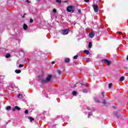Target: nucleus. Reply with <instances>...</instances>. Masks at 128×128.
Instances as JSON below:
<instances>
[{
  "label": "nucleus",
  "mask_w": 128,
  "mask_h": 128,
  "mask_svg": "<svg viewBox=\"0 0 128 128\" xmlns=\"http://www.w3.org/2000/svg\"><path fill=\"white\" fill-rule=\"evenodd\" d=\"M52 75H48L46 79L42 78V76H38V79L40 80V82L42 84H48L52 78Z\"/></svg>",
  "instance_id": "nucleus-1"
},
{
  "label": "nucleus",
  "mask_w": 128,
  "mask_h": 128,
  "mask_svg": "<svg viewBox=\"0 0 128 128\" xmlns=\"http://www.w3.org/2000/svg\"><path fill=\"white\" fill-rule=\"evenodd\" d=\"M80 84H81L80 88H84V89H83V92L84 94H86L88 92V86L82 82L80 83Z\"/></svg>",
  "instance_id": "nucleus-2"
},
{
  "label": "nucleus",
  "mask_w": 128,
  "mask_h": 128,
  "mask_svg": "<svg viewBox=\"0 0 128 128\" xmlns=\"http://www.w3.org/2000/svg\"><path fill=\"white\" fill-rule=\"evenodd\" d=\"M74 10H75L74 6H70L67 8V11H68V12H74Z\"/></svg>",
  "instance_id": "nucleus-3"
},
{
  "label": "nucleus",
  "mask_w": 128,
  "mask_h": 128,
  "mask_svg": "<svg viewBox=\"0 0 128 128\" xmlns=\"http://www.w3.org/2000/svg\"><path fill=\"white\" fill-rule=\"evenodd\" d=\"M92 6L95 12H98V10H100V7H98V5L92 4Z\"/></svg>",
  "instance_id": "nucleus-4"
},
{
  "label": "nucleus",
  "mask_w": 128,
  "mask_h": 128,
  "mask_svg": "<svg viewBox=\"0 0 128 128\" xmlns=\"http://www.w3.org/2000/svg\"><path fill=\"white\" fill-rule=\"evenodd\" d=\"M69 30H70V28L63 30H61L60 33L62 34H63V35L68 34Z\"/></svg>",
  "instance_id": "nucleus-5"
},
{
  "label": "nucleus",
  "mask_w": 128,
  "mask_h": 128,
  "mask_svg": "<svg viewBox=\"0 0 128 128\" xmlns=\"http://www.w3.org/2000/svg\"><path fill=\"white\" fill-rule=\"evenodd\" d=\"M102 64H104V62H106V64H107V66H110V64H112V62H110V60H108L106 59L105 60H103L102 61Z\"/></svg>",
  "instance_id": "nucleus-6"
},
{
  "label": "nucleus",
  "mask_w": 128,
  "mask_h": 128,
  "mask_svg": "<svg viewBox=\"0 0 128 128\" xmlns=\"http://www.w3.org/2000/svg\"><path fill=\"white\" fill-rule=\"evenodd\" d=\"M16 110H20L21 108H20L18 107V106H16L14 108H13L12 109V110L13 112H16Z\"/></svg>",
  "instance_id": "nucleus-7"
},
{
  "label": "nucleus",
  "mask_w": 128,
  "mask_h": 128,
  "mask_svg": "<svg viewBox=\"0 0 128 128\" xmlns=\"http://www.w3.org/2000/svg\"><path fill=\"white\" fill-rule=\"evenodd\" d=\"M113 114L116 116V118H120V114H118V112H114Z\"/></svg>",
  "instance_id": "nucleus-8"
},
{
  "label": "nucleus",
  "mask_w": 128,
  "mask_h": 128,
  "mask_svg": "<svg viewBox=\"0 0 128 128\" xmlns=\"http://www.w3.org/2000/svg\"><path fill=\"white\" fill-rule=\"evenodd\" d=\"M95 34H96L94 32L92 33H90L89 34V37L90 38H94V36Z\"/></svg>",
  "instance_id": "nucleus-9"
},
{
  "label": "nucleus",
  "mask_w": 128,
  "mask_h": 128,
  "mask_svg": "<svg viewBox=\"0 0 128 128\" xmlns=\"http://www.w3.org/2000/svg\"><path fill=\"white\" fill-rule=\"evenodd\" d=\"M70 60L68 58H66L64 60V61L65 62H66V64H68V62H70Z\"/></svg>",
  "instance_id": "nucleus-10"
},
{
  "label": "nucleus",
  "mask_w": 128,
  "mask_h": 128,
  "mask_svg": "<svg viewBox=\"0 0 128 128\" xmlns=\"http://www.w3.org/2000/svg\"><path fill=\"white\" fill-rule=\"evenodd\" d=\"M23 28H24V30H28V25H26V24H24Z\"/></svg>",
  "instance_id": "nucleus-11"
},
{
  "label": "nucleus",
  "mask_w": 128,
  "mask_h": 128,
  "mask_svg": "<svg viewBox=\"0 0 128 128\" xmlns=\"http://www.w3.org/2000/svg\"><path fill=\"white\" fill-rule=\"evenodd\" d=\"M92 42H89L88 46V48H92Z\"/></svg>",
  "instance_id": "nucleus-12"
},
{
  "label": "nucleus",
  "mask_w": 128,
  "mask_h": 128,
  "mask_svg": "<svg viewBox=\"0 0 128 128\" xmlns=\"http://www.w3.org/2000/svg\"><path fill=\"white\" fill-rule=\"evenodd\" d=\"M15 72L16 74H20V72H22V70H15Z\"/></svg>",
  "instance_id": "nucleus-13"
},
{
  "label": "nucleus",
  "mask_w": 128,
  "mask_h": 128,
  "mask_svg": "<svg viewBox=\"0 0 128 128\" xmlns=\"http://www.w3.org/2000/svg\"><path fill=\"white\" fill-rule=\"evenodd\" d=\"M94 100H95V102H98V103L100 102V100H98V98H94Z\"/></svg>",
  "instance_id": "nucleus-14"
},
{
  "label": "nucleus",
  "mask_w": 128,
  "mask_h": 128,
  "mask_svg": "<svg viewBox=\"0 0 128 128\" xmlns=\"http://www.w3.org/2000/svg\"><path fill=\"white\" fill-rule=\"evenodd\" d=\"M84 54H90V51L88 50H84Z\"/></svg>",
  "instance_id": "nucleus-15"
},
{
  "label": "nucleus",
  "mask_w": 128,
  "mask_h": 128,
  "mask_svg": "<svg viewBox=\"0 0 128 128\" xmlns=\"http://www.w3.org/2000/svg\"><path fill=\"white\" fill-rule=\"evenodd\" d=\"M28 120H30V122H32L34 120V119L32 117H28Z\"/></svg>",
  "instance_id": "nucleus-16"
},
{
  "label": "nucleus",
  "mask_w": 128,
  "mask_h": 128,
  "mask_svg": "<svg viewBox=\"0 0 128 128\" xmlns=\"http://www.w3.org/2000/svg\"><path fill=\"white\" fill-rule=\"evenodd\" d=\"M12 108V106H8L6 107V110H10Z\"/></svg>",
  "instance_id": "nucleus-17"
},
{
  "label": "nucleus",
  "mask_w": 128,
  "mask_h": 128,
  "mask_svg": "<svg viewBox=\"0 0 128 128\" xmlns=\"http://www.w3.org/2000/svg\"><path fill=\"white\" fill-rule=\"evenodd\" d=\"M6 58H10V54H8L6 55Z\"/></svg>",
  "instance_id": "nucleus-18"
},
{
  "label": "nucleus",
  "mask_w": 128,
  "mask_h": 128,
  "mask_svg": "<svg viewBox=\"0 0 128 128\" xmlns=\"http://www.w3.org/2000/svg\"><path fill=\"white\" fill-rule=\"evenodd\" d=\"M124 80V77L122 76L121 78H120V82H122Z\"/></svg>",
  "instance_id": "nucleus-19"
},
{
  "label": "nucleus",
  "mask_w": 128,
  "mask_h": 128,
  "mask_svg": "<svg viewBox=\"0 0 128 128\" xmlns=\"http://www.w3.org/2000/svg\"><path fill=\"white\" fill-rule=\"evenodd\" d=\"M76 94H78V92L76 91H73L72 94V96H76Z\"/></svg>",
  "instance_id": "nucleus-20"
},
{
  "label": "nucleus",
  "mask_w": 128,
  "mask_h": 128,
  "mask_svg": "<svg viewBox=\"0 0 128 128\" xmlns=\"http://www.w3.org/2000/svg\"><path fill=\"white\" fill-rule=\"evenodd\" d=\"M18 98H22V94H19L18 96Z\"/></svg>",
  "instance_id": "nucleus-21"
},
{
  "label": "nucleus",
  "mask_w": 128,
  "mask_h": 128,
  "mask_svg": "<svg viewBox=\"0 0 128 128\" xmlns=\"http://www.w3.org/2000/svg\"><path fill=\"white\" fill-rule=\"evenodd\" d=\"M56 2H58V4H62V0H56Z\"/></svg>",
  "instance_id": "nucleus-22"
},
{
  "label": "nucleus",
  "mask_w": 128,
  "mask_h": 128,
  "mask_svg": "<svg viewBox=\"0 0 128 128\" xmlns=\"http://www.w3.org/2000/svg\"><path fill=\"white\" fill-rule=\"evenodd\" d=\"M112 84L110 83L108 84V88H112Z\"/></svg>",
  "instance_id": "nucleus-23"
},
{
  "label": "nucleus",
  "mask_w": 128,
  "mask_h": 128,
  "mask_svg": "<svg viewBox=\"0 0 128 128\" xmlns=\"http://www.w3.org/2000/svg\"><path fill=\"white\" fill-rule=\"evenodd\" d=\"M52 12L54 14H56V9L54 8Z\"/></svg>",
  "instance_id": "nucleus-24"
},
{
  "label": "nucleus",
  "mask_w": 128,
  "mask_h": 128,
  "mask_svg": "<svg viewBox=\"0 0 128 128\" xmlns=\"http://www.w3.org/2000/svg\"><path fill=\"white\" fill-rule=\"evenodd\" d=\"M102 104H106V100H104V101L102 102Z\"/></svg>",
  "instance_id": "nucleus-25"
},
{
  "label": "nucleus",
  "mask_w": 128,
  "mask_h": 128,
  "mask_svg": "<svg viewBox=\"0 0 128 128\" xmlns=\"http://www.w3.org/2000/svg\"><path fill=\"white\" fill-rule=\"evenodd\" d=\"M78 55H76L75 56H74V60H76V58H78Z\"/></svg>",
  "instance_id": "nucleus-26"
},
{
  "label": "nucleus",
  "mask_w": 128,
  "mask_h": 128,
  "mask_svg": "<svg viewBox=\"0 0 128 128\" xmlns=\"http://www.w3.org/2000/svg\"><path fill=\"white\" fill-rule=\"evenodd\" d=\"M57 72L58 74H60L62 73V72L60 71V70H58Z\"/></svg>",
  "instance_id": "nucleus-27"
},
{
  "label": "nucleus",
  "mask_w": 128,
  "mask_h": 128,
  "mask_svg": "<svg viewBox=\"0 0 128 128\" xmlns=\"http://www.w3.org/2000/svg\"><path fill=\"white\" fill-rule=\"evenodd\" d=\"M24 114H28V110H26L24 112Z\"/></svg>",
  "instance_id": "nucleus-28"
},
{
  "label": "nucleus",
  "mask_w": 128,
  "mask_h": 128,
  "mask_svg": "<svg viewBox=\"0 0 128 128\" xmlns=\"http://www.w3.org/2000/svg\"><path fill=\"white\" fill-rule=\"evenodd\" d=\"M30 24H32V22H34V20H33L32 18L30 19Z\"/></svg>",
  "instance_id": "nucleus-29"
},
{
  "label": "nucleus",
  "mask_w": 128,
  "mask_h": 128,
  "mask_svg": "<svg viewBox=\"0 0 128 128\" xmlns=\"http://www.w3.org/2000/svg\"><path fill=\"white\" fill-rule=\"evenodd\" d=\"M19 68H24V64H20L19 65Z\"/></svg>",
  "instance_id": "nucleus-30"
},
{
  "label": "nucleus",
  "mask_w": 128,
  "mask_h": 128,
  "mask_svg": "<svg viewBox=\"0 0 128 128\" xmlns=\"http://www.w3.org/2000/svg\"><path fill=\"white\" fill-rule=\"evenodd\" d=\"M102 98L104 96V92H102Z\"/></svg>",
  "instance_id": "nucleus-31"
},
{
  "label": "nucleus",
  "mask_w": 128,
  "mask_h": 128,
  "mask_svg": "<svg viewBox=\"0 0 128 128\" xmlns=\"http://www.w3.org/2000/svg\"><path fill=\"white\" fill-rule=\"evenodd\" d=\"M0 80H4V76L0 75Z\"/></svg>",
  "instance_id": "nucleus-32"
},
{
  "label": "nucleus",
  "mask_w": 128,
  "mask_h": 128,
  "mask_svg": "<svg viewBox=\"0 0 128 128\" xmlns=\"http://www.w3.org/2000/svg\"><path fill=\"white\" fill-rule=\"evenodd\" d=\"M86 110H90V108L86 107Z\"/></svg>",
  "instance_id": "nucleus-33"
},
{
  "label": "nucleus",
  "mask_w": 128,
  "mask_h": 128,
  "mask_svg": "<svg viewBox=\"0 0 128 128\" xmlns=\"http://www.w3.org/2000/svg\"><path fill=\"white\" fill-rule=\"evenodd\" d=\"M26 2L28 3V4H30V2L28 0H26Z\"/></svg>",
  "instance_id": "nucleus-34"
},
{
  "label": "nucleus",
  "mask_w": 128,
  "mask_h": 128,
  "mask_svg": "<svg viewBox=\"0 0 128 128\" xmlns=\"http://www.w3.org/2000/svg\"><path fill=\"white\" fill-rule=\"evenodd\" d=\"M84 2H90L89 0H84Z\"/></svg>",
  "instance_id": "nucleus-35"
},
{
  "label": "nucleus",
  "mask_w": 128,
  "mask_h": 128,
  "mask_svg": "<svg viewBox=\"0 0 128 128\" xmlns=\"http://www.w3.org/2000/svg\"><path fill=\"white\" fill-rule=\"evenodd\" d=\"M52 64H56V62L54 61H52Z\"/></svg>",
  "instance_id": "nucleus-36"
},
{
  "label": "nucleus",
  "mask_w": 128,
  "mask_h": 128,
  "mask_svg": "<svg viewBox=\"0 0 128 128\" xmlns=\"http://www.w3.org/2000/svg\"><path fill=\"white\" fill-rule=\"evenodd\" d=\"M86 62H90V58H87V59L86 60Z\"/></svg>",
  "instance_id": "nucleus-37"
},
{
  "label": "nucleus",
  "mask_w": 128,
  "mask_h": 128,
  "mask_svg": "<svg viewBox=\"0 0 128 128\" xmlns=\"http://www.w3.org/2000/svg\"><path fill=\"white\" fill-rule=\"evenodd\" d=\"M78 12L79 14H80V13H81L80 10H78Z\"/></svg>",
  "instance_id": "nucleus-38"
},
{
  "label": "nucleus",
  "mask_w": 128,
  "mask_h": 128,
  "mask_svg": "<svg viewBox=\"0 0 128 128\" xmlns=\"http://www.w3.org/2000/svg\"><path fill=\"white\" fill-rule=\"evenodd\" d=\"M91 114H88V118H90V116Z\"/></svg>",
  "instance_id": "nucleus-39"
},
{
  "label": "nucleus",
  "mask_w": 128,
  "mask_h": 128,
  "mask_svg": "<svg viewBox=\"0 0 128 128\" xmlns=\"http://www.w3.org/2000/svg\"><path fill=\"white\" fill-rule=\"evenodd\" d=\"M26 14H24V16H22V18H24V16H26Z\"/></svg>",
  "instance_id": "nucleus-40"
},
{
  "label": "nucleus",
  "mask_w": 128,
  "mask_h": 128,
  "mask_svg": "<svg viewBox=\"0 0 128 128\" xmlns=\"http://www.w3.org/2000/svg\"><path fill=\"white\" fill-rule=\"evenodd\" d=\"M118 34H122V32H118Z\"/></svg>",
  "instance_id": "nucleus-41"
},
{
  "label": "nucleus",
  "mask_w": 128,
  "mask_h": 128,
  "mask_svg": "<svg viewBox=\"0 0 128 128\" xmlns=\"http://www.w3.org/2000/svg\"><path fill=\"white\" fill-rule=\"evenodd\" d=\"M126 60H128V56H127V57L126 58Z\"/></svg>",
  "instance_id": "nucleus-42"
},
{
  "label": "nucleus",
  "mask_w": 128,
  "mask_h": 128,
  "mask_svg": "<svg viewBox=\"0 0 128 128\" xmlns=\"http://www.w3.org/2000/svg\"><path fill=\"white\" fill-rule=\"evenodd\" d=\"M40 0H36V2H40Z\"/></svg>",
  "instance_id": "nucleus-43"
},
{
  "label": "nucleus",
  "mask_w": 128,
  "mask_h": 128,
  "mask_svg": "<svg viewBox=\"0 0 128 128\" xmlns=\"http://www.w3.org/2000/svg\"><path fill=\"white\" fill-rule=\"evenodd\" d=\"M64 2H68V1H65Z\"/></svg>",
  "instance_id": "nucleus-44"
},
{
  "label": "nucleus",
  "mask_w": 128,
  "mask_h": 128,
  "mask_svg": "<svg viewBox=\"0 0 128 128\" xmlns=\"http://www.w3.org/2000/svg\"><path fill=\"white\" fill-rule=\"evenodd\" d=\"M34 58H36V57H34Z\"/></svg>",
  "instance_id": "nucleus-45"
},
{
  "label": "nucleus",
  "mask_w": 128,
  "mask_h": 128,
  "mask_svg": "<svg viewBox=\"0 0 128 128\" xmlns=\"http://www.w3.org/2000/svg\"><path fill=\"white\" fill-rule=\"evenodd\" d=\"M100 1L102 0H100Z\"/></svg>",
  "instance_id": "nucleus-46"
}]
</instances>
